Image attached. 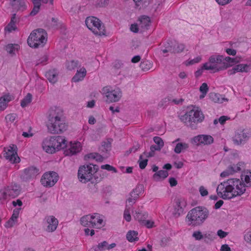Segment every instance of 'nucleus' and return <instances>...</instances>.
Listing matches in <instances>:
<instances>
[{
    "label": "nucleus",
    "mask_w": 251,
    "mask_h": 251,
    "mask_svg": "<svg viewBox=\"0 0 251 251\" xmlns=\"http://www.w3.org/2000/svg\"><path fill=\"white\" fill-rule=\"evenodd\" d=\"M47 126L50 134H59L67 129L68 126L64 120L63 113L58 107H51L49 111Z\"/></svg>",
    "instance_id": "f03ea898"
},
{
    "label": "nucleus",
    "mask_w": 251,
    "mask_h": 251,
    "mask_svg": "<svg viewBox=\"0 0 251 251\" xmlns=\"http://www.w3.org/2000/svg\"><path fill=\"white\" fill-rule=\"evenodd\" d=\"M170 186L171 187L176 186L177 184V181L174 177H170L169 179Z\"/></svg>",
    "instance_id": "338daca9"
},
{
    "label": "nucleus",
    "mask_w": 251,
    "mask_h": 251,
    "mask_svg": "<svg viewBox=\"0 0 251 251\" xmlns=\"http://www.w3.org/2000/svg\"><path fill=\"white\" fill-rule=\"evenodd\" d=\"M251 133L245 129L237 130L235 136L232 138V141L235 145H240L244 144L250 138Z\"/></svg>",
    "instance_id": "9b49d317"
},
{
    "label": "nucleus",
    "mask_w": 251,
    "mask_h": 251,
    "mask_svg": "<svg viewBox=\"0 0 251 251\" xmlns=\"http://www.w3.org/2000/svg\"><path fill=\"white\" fill-rule=\"evenodd\" d=\"M176 46L175 47V53L182 52L184 49V45L182 44H178L176 42Z\"/></svg>",
    "instance_id": "603ef678"
},
{
    "label": "nucleus",
    "mask_w": 251,
    "mask_h": 251,
    "mask_svg": "<svg viewBox=\"0 0 251 251\" xmlns=\"http://www.w3.org/2000/svg\"><path fill=\"white\" fill-rule=\"evenodd\" d=\"M99 166L93 164H85L80 166L78 170L77 176L79 180L82 183L91 181L92 183H97L100 181L103 176H98L97 173Z\"/></svg>",
    "instance_id": "7ed1b4c3"
},
{
    "label": "nucleus",
    "mask_w": 251,
    "mask_h": 251,
    "mask_svg": "<svg viewBox=\"0 0 251 251\" xmlns=\"http://www.w3.org/2000/svg\"><path fill=\"white\" fill-rule=\"evenodd\" d=\"M111 143L109 141H103L101 143V146L100 148V151L101 152H106L111 150Z\"/></svg>",
    "instance_id": "e433bc0d"
},
{
    "label": "nucleus",
    "mask_w": 251,
    "mask_h": 251,
    "mask_svg": "<svg viewBox=\"0 0 251 251\" xmlns=\"http://www.w3.org/2000/svg\"><path fill=\"white\" fill-rule=\"evenodd\" d=\"M209 97L210 100L214 102L223 103L224 101H227V99L222 98L220 95L214 93H210Z\"/></svg>",
    "instance_id": "a878e982"
},
{
    "label": "nucleus",
    "mask_w": 251,
    "mask_h": 251,
    "mask_svg": "<svg viewBox=\"0 0 251 251\" xmlns=\"http://www.w3.org/2000/svg\"><path fill=\"white\" fill-rule=\"evenodd\" d=\"M193 237H194L197 240H200L203 237L201 232L200 231L194 232L193 234Z\"/></svg>",
    "instance_id": "13d9d810"
},
{
    "label": "nucleus",
    "mask_w": 251,
    "mask_h": 251,
    "mask_svg": "<svg viewBox=\"0 0 251 251\" xmlns=\"http://www.w3.org/2000/svg\"><path fill=\"white\" fill-rule=\"evenodd\" d=\"M109 0H97L95 4L96 7H103L108 5Z\"/></svg>",
    "instance_id": "37998d69"
},
{
    "label": "nucleus",
    "mask_w": 251,
    "mask_h": 251,
    "mask_svg": "<svg viewBox=\"0 0 251 251\" xmlns=\"http://www.w3.org/2000/svg\"><path fill=\"white\" fill-rule=\"evenodd\" d=\"M19 209H15L14 210L13 214L12 215V216L10 219L16 223L17 221V218L19 216Z\"/></svg>",
    "instance_id": "3c124183"
},
{
    "label": "nucleus",
    "mask_w": 251,
    "mask_h": 251,
    "mask_svg": "<svg viewBox=\"0 0 251 251\" xmlns=\"http://www.w3.org/2000/svg\"><path fill=\"white\" fill-rule=\"evenodd\" d=\"M66 147L67 140L63 136H57L47 138L42 142L43 150L49 153H53Z\"/></svg>",
    "instance_id": "39448f33"
},
{
    "label": "nucleus",
    "mask_w": 251,
    "mask_h": 251,
    "mask_svg": "<svg viewBox=\"0 0 251 251\" xmlns=\"http://www.w3.org/2000/svg\"><path fill=\"white\" fill-rule=\"evenodd\" d=\"M168 172L166 170H160L153 175V178L156 181L163 180L168 176Z\"/></svg>",
    "instance_id": "b1692460"
},
{
    "label": "nucleus",
    "mask_w": 251,
    "mask_h": 251,
    "mask_svg": "<svg viewBox=\"0 0 251 251\" xmlns=\"http://www.w3.org/2000/svg\"><path fill=\"white\" fill-rule=\"evenodd\" d=\"M40 173L39 169L34 166H30L24 169L21 178L24 181H28L35 178Z\"/></svg>",
    "instance_id": "4468645a"
},
{
    "label": "nucleus",
    "mask_w": 251,
    "mask_h": 251,
    "mask_svg": "<svg viewBox=\"0 0 251 251\" xmlns=\"http://www.w3.org/2000/svg\"><path fill=\"white\" fill-rule=\"evenodd\" d=\"M16 27L15 26V24H13L11 23H9L5 28V29L7 30L8 32H11L12 30H16Z\"/></svg>",
    "instance_id": "052dcab7"
},
{
    "label": "nucleus",
    "mask_w": 251,
    "mask_h": 251,
    "mask_svg": "<svg viewBox=\"0 0 251 251\" xmlns=\"http://www.w3.org/2000/svg\"><path fill=\"white\" fill-rule=\"evenodd\" d=\"M204 70H205V69L204 68V64H203V66L201 67V68L198 69L195 73V76L196 77H199V76H200L202 73H203V71Z\"/></svg>",
    "instance_id": "69168bd1"
},
{
    "label": "nucleus",
    "mask_w": 251,
    "mask_h": 251,
    "mask_svg": "<svg viewBox=\"0 0 251 251\" xmlns=\"http://www.w3.org/2000/svg\"><path fill=\"white\" fill-rule=\"evenodd\" d=\"M17 117L16 114H8L5 117V119L7 122H13Z\"/></svg>",
    "instance_id": "4d7b16f0"
},
{
    "label": "nucleus",
    "mask_w": 251,
    "mask_h": 251,
    "mask_svg": "<svg viewBox=\"0 0 251 251\" xmlns=\"http://www.w3.org/2000/svg\"><path fill=\"white\" fill-rule=\"evenodd\" d=\"M45 76L50 83L54 84L58 80V72L55 69H51L46 73Z\"/></svg>",
    "instance_id": "6ab92c4d"
},
{
    "label": "nucleus",
    "mask_w": 251,
    "mask_h": 251,
    "mask_svg": "<svg viewBox=\"0 0 251 251\" xmlns=\"http://www.w3.org/2000/svg\"><path fill=\"white\" fill-rule=\"evenodd\" d=\"M184 101V100L183 99H179L178 100L177 99H173L172 100L170 98H166L162 100V101H161L159 104L158 106L160 107H162L166 105V103L169 101H172L174 102L175 104H179L180 103H182Z\"/></svg>",
    "instance_id": "bb28decb"
},
{
    "label": "nucleus",
    "mask_w": 251,
    "mask_h": 251,
    "mask_svg": "<svg viewBox=\"0 0 251 251\" xmlns=\"http://www.w3.org/2000/svg\"><path fill=\"white\" fill-rule=\"evenodd\" d=\"M20 46L16 44H9L5 47V50L11 55H13L15 54V51H18Z\"/></svg>",
    "instance_id": "c756f323"
},
{
    "label": "nucleus",
    "mask_w": 251,
    "mask_h": 251,
    "mask_svg": "<svg viewBox=\"0 0 251 251\" xmlns=\"http://www.w3.org/2000/svg\"><path fill=\"white\" fill-rule=\"evenodd\" d=\"M8 195L12 198L17 197L20 193V186L17 184H14L6 188Z\"/></svg>",
    "instance_id": "412c9836"
},
{
    "label": "nucleus",
    "mask_w": 251,
    "mask_h": 251,
    "mask_svg": "<svg viewBox=\"0 0 251 251\" xmlns=\"http://www.w3.org/2000/svg\"><path fill=\"white\" fill-rule=\"evenodd\" d=\"M240 58L239 57H235V58H231L230 57L227 56L225 58L224 57V62H227L228 68L230 67L235 64H236L239 62Z\"/></svg>",
    "instance_id": "f704fd0d"
},
{
    "label": "nucleus",
    "mask_w": 251,
    "mask_h": 251,
    "mask_svg": "<svg viewBox=\"0 0 251 251\" xmlns=\"http://www.w3.org/2000/svg\"><path fill=\"white\" fill-rule=\"evenodd\" d=\"M233 174V171L232 168H230L229 166L224 172H223L220 176L222 177H225L226 176H228L230 175H232Z\"/></svg>",
    "instance_id": "49530a36"
},
{
    "label": "nucleus",
    "mask_w": 251,
    "mask_h": 251,
    "mask_svg": "<svg viewBox=\"0 0 251 251\" xmlns=\"http://www.w3.org/2000/svg\"><path fill=\"white\" fill-rule=\"evenodd\" d=\"M209 215L208 210L204 207H196L189 211L186 216L188 224L192 226L201 225Z\"/></svg>",
    "instance_id": "20e7f679"
},
{
    "label": "nucleus",
    "mask_w": 251,
    "mask_h": 251,
    "mask_svg": "<svg viewBox=\"0 0 251 251\" xmlns=\"http://www.w3.org/2000/svg\"><path fill=\"white\" fill-rule=\"evenodd\" d=\"M5 151V157L12 163H16L20 162V158L17 152V147L15 145L10 146L7 148H4Z\"/></svg>",
    "instance_id": "ddd939ff"
},
{
    "label": "nucleus",
    "mask_w": 251,
    "mask_h": 251,
    "mask_svg": "<svg viewBox=\"0 0 251 251\" xmlns=\"http://www.w3.org/2000/svg\"><path fill=\"white\" fill-rule=\"evenodd\" d=\"M201 60V56H197V57L193 59H191V60L188 61L186 65H193L195 63H199V62H200V61Z\"/></svg>",
    "instance_id": "5fc2aeb1"
},
{
    "label": "nucleus",
    "mask_w": 251,
    "mask_h": 251,
    "mask_svg": "<svg viewBox=\"0 0 251 251\" xmlns=\"http://www.w3.org/2000/svg\"><path fill=\"white\" fill-rule=\"evenodd\" d=\"M208 87L206 83H203L200 87V91L201 93L206 94L208 91Z\"/></svg>",
    "instance_id": "864d4df0"
},
{
    "label": "nucleus",
    "mask_w": 251,
    "mask_h": 251,
    "mask_svg": "<svg viewBox=\"0 0 251 251\" xmlns=\"http://www.w3.org/2000/svg\"><path fill=\"white\" fill-rule=\"evenodd\" d=\"M7 195L6 190L5 191L3 190H0V201L5 200Z\"/></svg>",
    "instance_id": "680f3d73"
},
{
    "label": "nucleus",
    "mask_w": 251,
    "mask_h": 251,
    "mask_svg": "<svg viewBox=\"0 0 251 251\" xmlns=\"http://www.w3.org/2000/svg\"><path fill=\"white\" fill-rule=\"evenodd\" d=\"M139 21L142 27L147 28L149 26L151 23V20L149 17L145 15L141 16L139 18Z\"/></svg>",
    "instance_id": "2f4dec72"
},
{
    "label": "nucleus",
    "mask_w": 251,
    "mask_h": 251,
    "mask_svg": "<svg viewBox=\"0 0 251 251\" xmlns=\"http://www.w3.org/2000/svg\"><path fill=\"white\" fill-rule=\"evenodd\" d=\"M235 70L237 72H249L251 70L250 65L248 64H240L234 66Z\"/></svg>",
    "instance_id": "7c9ffc66"
},
{
    "label": "nucleus",
    "mask_w": 251,
    "mask_h": 251,
    "mask_svg": "<svg viewBox=\"0 0 251 251\" xmlns=\"http://www.w3.org/2000/svg\"><path fill=\"white\" fill-rule=\"evenodd\" d=\"M85 24L87 27L93 31L95 34L99 35H105L106 31L103 28V25H101L100 21L95 17H89L86 19Z\"/></svg>",
    "instance_id": "1a4fd4ad"
},
{
    "label": "nucleus",
    "mask_w": 251,
    "mask_h": 251,
    "mask_svg": "<svg viewBox=\"0 0 251 251\" xmlns=\"http://www.w3.org/2000/svg\"><path fill=\"white\" fill-rule=\"evenodd\" d=\"M79 62L78 61L72 60L67 64V69L69 70H72L78 67Z\"/></svg>",
    "instance_id": "79ce46f5"
},
{
    "label": "nucleus",
    "mask_w": 251,
    "mask_h": 251,
    "mask_svg": "<svg viewBox=\"0 0 251 251\" xmlns=\"http://www.w3.org/2000/svg\"><path fill=\"white\" fill-rule=\"evenodd\" d=\"M135 8L139 9L145 8L151 3V0H133Z\"/></svg>",
    "instance_id": "393cba45"
},
{
    "label": "nucleus",
    "mask_w": 251,
    "mask_h": 251,
    "mask_svg": "<svg viewBox=\"0 0 251 251\" xmlns=\"http://www.w3.org/2000/svg\"><path fill=\"white\" fill-rule=\"evenodd\" d=\"M32 96L30 93H28L26 96L21 100V106L22 107H25L28 104L31 102Z\"/></svg>",
    "instance_id": "58836bf2"
},
{
    "label": "nucleus",
    "mask_w": 251,
    "mask_h": 251,
    "mask_svg": "<svg viewBox=\"0 0 251 251\" xmlns=\"http://www.w3.org/2000/svg\"><path fill=\"white\" fill-rule=\"evenodd\" d=\"M130 197L127 200V201H128L129 205L131 206L135 203L138 198L137 196H134L133 195H130Z\"/></svg>",
    "instance_id": "6e6d98bb"
},
{
    "label": "nucleus",
    "mask_w": 251,
    "mask_h": 251,
    "mask_svg": "<svg viewBox=\"0 0 251 251\" xmlns=\"http://www.w3.org/2000/svg\"><path fill=\"white\" fill-rule=\"evenodd\" d=\"M99 216V214L98 213H94L93 214L91 215V217L93 218V219H91V227H96L97 226V218L96 217Z\"/></svg>",
    "instance_id": "8fccbe9b"
},
{
    "label": "nucleus",
    "mask_w": 251,
    "mask_h": 251,
    "mask_svg": "<svg viewBox=\"0 0 251 251\" xmlns=\"http://www.w3.org/2000/svg\"><path fill=\"white\" fill-rule=\"evenodd\" d=\"M189 147L188 144L185 143H178L176 145L174 151L176 153H180L182 151L186 150Z\"/></svg>",
    "instance_id": "c9c22d12"
},
{
    "label": "nucleus",
    "mask_w": 251,
    "mask_h": 251,
    "mask_svg": "<svg viewBox=\"0 0 251 251\" xmlns=\"http://www.w3.org/2000/svg\"><path fill=\"white\" fill-rule=\"evenodd\" d=\"M93 218L91 217L90 215L83 216L80 219V223L84 226H89L91 227V219Z\"/></svg>",
    "instance_id": "72a5a7b5"
},
{
    "label": "nucleus",
    "mask_w": 251,
    "mask_h": 251,
    "mask_svg": "<svg viewBox=\"0 0 251 251\" xmlns=\"http://www.w3.org/2000/svg\"><path fill=\"white\" fill-rule=\"evenodd\" d=\"M213 138L209 135H199L193 137L191 140V143L193 144L200 145L203 144L204 145H210L213 143Z\"/></svg>",
    "instance_id": "2eb2a0df"
},
{
    "label": "nucleus",
    "mask_w": 251,
    "mask_h": 251,
    "mask_svg": "<svg viewBox=\"0 0 251 251\" xmlns=\"http://www.w3.org/2000/svg\"><path fill=\"white\" fill-rule=\"evenodd\" d=\"M124 217L125 219L127 222L131 221V216L129 212V207H128V205H126V208L124 211Z\"/></svg>",
    "instance_id": "a18cd8bd"
},
{
    "label": "nucleus",
    "mask_w": 251,
    "mask_h": 251,
    "mask_svg": "<svg viewBox=\"0 0 251 251\" xmlns=\"http://www.w3.org/2000/svg\"><path fill=\"white\" fill-rule=\"evenodd\" d=\"M17 2H18V5L17 7L15 6L14 7L15 9H16L17 10L22 11H24L26 9L25 3L24 1L18 0Z\"/></svg>",
    "instance_id": "de8ad7c7"
},
{
    "label": "nucleus",
    "mask_w": 251,
    "mask_h": 251,
    "mask_svg": "<svg viewBox=\"0 0 251 251\" xmlns=\"http://www.w3.org/2000/svg\"><path fill=\"white\" fill-rule=\"evenodd\" d=\"M102 91L103 95L106 98L105 101L107 103L118 101L122 96V91L118 88L113 89L109 86H106Z\"/></svg>",
    "instance_id": "9d476101"
},
{
    "label": "nucleus",
    "mask_w": 251,
    "mask_h": 251,
    "mask_svg": "<svg viewBox=\"0 0 251 251\" xmlns=\"http://www.w3.org/2000/svg\"><path fill=\"white\" fill-rule=\"evenodd\" d=\"M116 246L114 243L108 245V243L104 241L102 242L99 243L97 246L94 247L93 249L94 251H103L105 250H110Z\"/></svg>",
    "instance_id": "aec40b11"
},
{
    "label": "nucleus",
    "mask_w": 251,
    "mask_h": 251,
    "mask_svg": "<svg viewBox=\"0 0 251 251\" xmlns=\"http://www.w3.org/2000/svg\"><path fill=\"white\" fill-rule=\"evenodd\" d=\"M176 205L173 215L175 218H177L183 213L184 208L187 205V202L185 199L178 198L175 200Z\"/></svg>",
    "instance_id": "dca6fc26"
},
{
    "label": "nucleus",
    "mask_w": 251,
    "mask_h": 251,
    "mask_svg": "<svg viewBox=\"0 0 251 251\" xmlns=\"http://www.w3.org/2000/svg\"><path fill=\"white\" fill-rule=\"evenodd\" d=\"M241 181H245L246 183V187L251 186V172H247L245 175H242Z\"/></svg>",
    "instance_id": "4c0bfd02"
},
{
    "label": "nucleus",
    "mask_w": 251,
    "mask_h": 251,
    "mask_svg": "<svg viewBox=\"0 0 251 251\" xmlns=\"http://www.w3.org/2000/svg\"><path fill=\"white\" fill-rule=\"evenodd\" d=\"M86 70L82 67L79 70L76 71V74L72 78V81L75 82H77L82 80L86 75Z\"/></svg>",
    "instance_id": "5701e85b"
},
{
    "label": "nucleus",
    "mask_w": 251,
    "mask_h": 251,
    "mask_svg": "<svg viewBox=\"0 0 251 251\" xmlns=\"http://www.w3.org/2000/svg\"><path fill=\"white\" fill-rule=\"evenodd\" d=\"M141 225L146 226L148 228H151L153 226V222L145 219L144 220L143 223Z\"/></svg>",
    "instance_id": "bf43d9fd"
},
{
    "label": "nucleus",
    "mask_w": 251,
    "mask_h": 251,
    "mask_svg": "<svg viewBox=\"0 0 251 251\" xmlns=\"http://www.w3.org/2000/svg\"><path fill=\"white\" fill-rule=\"evenodd\" d=\"M144 191V186L142 184H138L130 193V195L137 196L138 198L139 195Z\"/></svg>",
    "instance_id": "ea45409f"
},
{
    "label": "nucleus",
    "mask_w": 251,
    "mask_h": 251,
    "mask_svg": "<svg viewBox=\"0 0 251 251\" xmlns=\"http://www.w3.org/2000/svg\"><path fill=\"white\" fill-rule=\"evenodd\" d=\"M176 41L168 40L164 44V47L165 48L164 49H162L161 51L163 53H166L168 52L175 53V47H176Z\"/></svg>",
    "instance_id": "a211bd4d"
},
{
    "label": "nucleus",
    "mask_w": 251,
    "mask_h": 251,
    "mask_svg": "<svg viewBox=\"0 0 251 251\" xmlns=\"http://www.w3.org/2000/svg\"><path fill=\"white\" fill-rule=\"evenodd\" d=\"M244 239L246 242L251 244V232H248L245 235Z\"/></svg>",
    "instance_id": "774afa93"
},
{
    "label": "nucleus",
    "mask_w": 251,
    "mask_h": 251,
    "mask_svg": "<svg viewBox=\"0 0 251 251\" xmlns=\"http://www.w3.org/2000/svg\"><path fill=\"white\" fill-rule=\"evenodd\" d=\"M57 174L54 172L45 173L41 179V182L46 187L53 186L58 180Z\"/></svg>",
    "instance_id": "f8f14e48"
},
{
    "label": "nucleus",
    "mask_w": 251,
    "mask_h": 251,
    "mask_svg": "<svg viewBox=\"0 0 251 251\" xmlns=\"http://www.w3.org/2000/svg\"><path fill=\"white\" fill-rule=\"evenodd\" d=\"M204 118L202 112L198 108L195 107L180 117L181 121L193 129H196L197 123L201 122Z\"/></svg>",
    "instance_id": "423d86ee"
},
{
    "label": "nucleus",
    "mask_w": 251,
    "mask_h": 251,
    "mask_svg": "<svg viewBox=\"0 0 251 251\" xmlns=\"http://www.w3.org/2000/svg\"><path fill=\"white\" fill-rule=\"evenodd\" d=\"M47 33L42 28L34 30L30 33L27 41L28 45L32 48H37L40 46L43 47L47 41Z\"/></svg>",
    "instance_id": "0eeeda50"
},
{
    "label": "nucleus",
    "mask_w": 251,
    "mask_h": 251,
    "mask_svg": "<svg viewBox=\"0 0 251 251\" xmlns=\"http://www.w3.org/2000/svg\"><path fill=\"white\" fill-rule=\"evenodd\" d=\"M153 139L154 143L157 144V146L160 147L161 148H162L163 147L164 142L160 137H154Z\"/></svg>",
    "instance_id": "09e8293b"
},
{
    "label": "nucleus",
    "mask_w": 251,
    "mask_h": 251,
    "mask_svg": "<svg viewBox=\"0 0 251 251\" xmlns=\"http://www.w3.org/2000/svg\"><path fill=\"white\" fill-rule=\"evenodd\" d=\"M199 191L201 196L204 197L208 195V191L204 188L202 186H201L199 189Z\"/></svg>",
    "instance_id": "e2e57ef3"
},
{
    "label": "nucleus",
    "mask_w": 251,
    "mask_h": 251,
    "mask_svg": "<svg viewBox=\"0 0 251 251\" xmlns=\"http://www.w3.org/2000/svg\"><path fill=\"white\" fill-rule=\"evenodd\" d=\"M152 66L151 63L149 61H142L140 65V67L143 71L149 70Z\"/></svg>",
    "instance_id": "a19ab883"
},
{
    "label": "nucleus",
    "mask_w": 251,
    "mask_h": 251,
    "mask_svg": "<svg viewBox=\"0 0 251 251\" xmlns=\"http://www.w3.org/2000/svg\"><path fill=\"white\" fill-rule=\"evenodd\" d=\"M218 195L224 200L240 196L246 191V184L238 178H230L217 187Z\"/></svg>",
    "instance_id": "f257e3e1"
},
{
    "label": "nucleus",
    "mask_w": 251,
    "mask_h": 251,
    "mask_svg": "<svg viewBox=\"0 0 251 251\" xmlns=\"http://www.w3.org/2000/svg\"><path fill=\"white\" fill-rule=\"evenodd\" d=\"M43 223L47 225L46 231L48 232H53L55 231L57 227L58 221L53 216H47L43 221Z\"/></svg>",
    "instance_id": "f3484780"
},
{
    "label": "nucleus",
    "mask_w": 251,
    "mask_h": 251,
    "mask_svg": "<svg viewBox=\"0 0 251 251\" xmlns=\"http://www.w3.org/2000/svg\"><path fill=\"white\" fill-rule=\"evenodd\" d=\"M148 161L147 159H143V155H140L138 160L140 168L141 169H145L147 165Z\"/></svg>",
    "instance_id": "c03bdc74"
},
{
    "label": "nucleus",
    "mask_w": 251,
    "mask_h": 251,
    "mask_svg": "<svg viewBox=\"0 0 251 251\" xmlns=\"http://www.w3.org/2000/svg\"><path fill=\"white\" fill-rule=\"evenodd\" d=\"M11 100L10 95H5L0 98V110H4L7 107V103Z\"/></svg>",
    "instance_id": "c85d7f7f"
},
{
    "label": "nucleus",
    "mask_w": 251,
    "mask_h": 251,
    "mask_svg": "<svg viewBox=\"0 0 251 251\" xmlns=\"http://www.w3.org/2000/svg\"><path fill=\"white\" fill-rule=\"evenodd\" d=\"M81 150L80 142H76L71 145L70 148L65 151L66 155H73L79 152Z\"/></svg>",
    "instance_id": "4be33fe9"
},
{
    "label": "nucleus",
    "mask_w": 251,
    "mask_h": 251,
    "mask_svg": "<svg viewBox=\"0 0 251 251\" xmlns=\"http://www.w3.org/2000/svg\"><path fill=\"white\" fill-rule=\"evenodd\" d=\"M204 68L215 73L227 69L228 65L227 62H224L223 55H214L209 57V62L204 64Z\"/></svg>",
    "instance_id": "6e6552de"
},
{
    "label": "nucleus",
    "mask_w": 251,
    "mask_h": 251,
    "mask_svg": "<svg viewBox=\"0 0 251 251\" xmlns=\"http://www.w3.org/2000/svg\"><path fill=\"white\" fill-rule=\"evenodd\" d=\"M228 234V233L225 232L222 229H219L217 231V235L221 238H224L226 237Z\"/></svg>",
    "instance_id": "0e129e2a"
},
{
    "label": "nucleus",
    "mask_w": 251,
    "mask_h": 251,
    "mask_svg": "<svg viewBox=\"0 0 251 251\" xmlns=\"http://www.w3.org/2000/svg\"><path fill=\"white\" fill-rule=\"evenodd\" d=\"M137 235L138 232L137 231L134 230H129L126 234V239L130 242L137 241L138 240Z\"/></svg>",
    "instance_id": "473e14b6"
},
{
    "label": "nucleus",
    "mask_w": 251,
    "mask_h": 251,
    "mask_svg": "<svg viewBox=\"0 0 251 251\" xmlns=\"http://www.w3.org/2000/svg\"><path fill=\"white\" fill-rule=\"evenodd\" d=\"M133 216L135 220L139 221L142 224L144 220L147 219L148 217V214L146 212L141 213L135 211L133 213Z\"/></svg>",
    "instance_id": "cd10ccee"
}]
</instances>
